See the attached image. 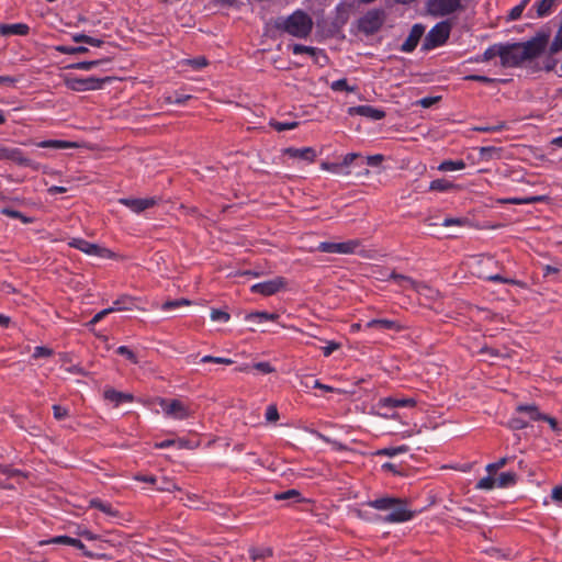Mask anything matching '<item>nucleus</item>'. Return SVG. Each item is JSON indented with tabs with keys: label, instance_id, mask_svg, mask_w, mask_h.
Returning <instances> with one entry per match:
<instances>
[{
	"label": "nucleus",
	"instance_id": "f257e3e1",
	"mask_svg": "<svg viewBox=\"0 0 562 562\" xmlns=\"http://www.w3.org/2000/svg\"><path fill=\"white\" fill-rule=\"evenodd\" d=\"M546 48L543 38L535 37L524 43L501 46V64L504 67H515L533 59Z\"/></svg>",
	"mask_w": 562,
	"mask_h": 562
},
{
	"label": "nucleus",
	"instance_id": "f03ea898",
	"mask_svg": "<svg viewBox=\"0 0 562 562\" xmlns=\"http://www.w3.org/2000/svg\"><path fill=\"white\" fill-rule=\"evenodd\" d=\"M368 505L376 510L384 512L383 521L389 524H401L409 521L414 517V512L408 503L403 498L380 497L370 501Z\"/></svg>",
	"mask_w": 562,
	"mask_h": 562
},
{
	"label": "nucleus",
	"instance_id": "7ed1b4c3",
	"mask_svg": "<svg viewBox=\"0 0 562 562\" xmlns=\"http://www.w3.org/2000/svg\"><path fill=\"white\" fill-rule=\"evenodd\" d=\"M276 27L297 38H306L313 29L312 18L296 10L288 16H281L276 21Z\"/></svg>",
	"mask_w": 562,
	"mask_h": 562
},
{
	"label": "nucleus",
	"instance_id": "20e7f679",
	"mask_svg": "<svg viewBox=\"0 0 562 562\" xmlns=\"http://www.w3.org/2000/svg\"><path fill=\"white\" fill-rule=\"evenodd\" d=\"M416 404L417 401L415 397L386 396L373 404L371 411L374 415L383 418L398 419L400 414L396 411L397 408H413Z\"/></svg>",
	"mask_w": 562,
	"mask_h": 562
},
{
	"label": "nucleus",
	"instance_id": "39448f33",
	"mask_svg": "<svg viewBox=\"0 0 562 562\" xmlns=\"http://www.w3.org/2000/svg\"><path fill=\"white\" fill-rule=\"evenodd\" d=\"M451 32V23L441 21L437 23L426 35L424 47L432 49L446 43Z\"/></svg>",
	"mask_w": 562,
	"mask_h": 562
},
{
	"label": "nucleus",
	"instance_id": "423d86ee",
	"mask_svg": "<svg viewBox=\"0 0 562 562\" xmlns=\"http://www.w3.org/2000/svg\"><path fill=\"white\" fill-rule=\"evenodd\" d=\"M464 0H428L427 11L432 16H446L463 9Z\"/></svg>",
	"mask_w": 562,
	"mask_h": 562
},
{
	"label": "nucleus",
	"instance_id": "0eeeda50",
	"mask_svg": "<svg viewBox=\"0 0 562 562\" xmlns=\"http://www.w3.org/2000/svg\"><path fill=\"white\" fill-rule=\"evenodd\" d=\"M159 406L162 413L173 419H186L191 416L192 412L189 406H187L183 402L179 400H159Z\"/></svg>",
	"mask_w": 562,
	"mask_h": 562
},
{
	"label": "nucleus",
	"instance_id": "6e6552de",
	"mask_svg": "<svg viewBox=\"0 0 562 562\" xmlns=\"http://www.w3.org/2000/svg\"><path fill=\"white\" fill-rule=\"evenodd\" d=\"M68 245L76 248L88 256H94L99 258H112L113 252L98 244L90 243L82 238H71Z\"/></svg>",
	"mask_w": 562,
	"mask_h": 562
},
{
	"label": "nucleus",
	"instance_id": "1a4fd4ad",
	"mask_svg": "<svg viewBox=\"0 0 562 562\" xmlns=\"http://www.w3.org/2000/svg\"><path fill=\"white\" fill-rule=\"evenodd\" d=\"M108 79H99L95 77L88 78H76V77H67L65 79V83L67 88L74 91L82 92L89 90H98L102 87V83Z\"/></svg>",
	"mask_w": 562,
	"mask_h": 562
},
{
	"label": "nucleus",
	"instance_id": "9d476101",
	"mask_svg": "<svg viewBox=\"0 0 562 562\" xmlns=\"http://www.w3.org/2000/svg\"><path fill=\"white\" fill-rule=\"evenodd\" d=\"M359 247V241L356 239L334 243V241H323L317 246V250L327 254H355Z\"/></svg>",
	"mask_w": 562,
	"mask_h": 562
},
{
	"label": "nucleus",
	"instance_id": "9b49d317",
	"mask_svg": "<svg viewBox=\"0 0 562 562\" xmlns=\"http://www.w3.org/2000/svg\"><path fill=\"white\" fill-rule=\"evenodd\" d=\"M384 23V14L379 10L367 12L358 23L359 30L366 34H373L380 30Z\"/></svg>",
	"mask_w": 562,
	"mask_h": 562
},
{
	"label": "nucleus",
	"instance_id": "f8f14e48",
	"mask_svg": "<svg viewBox=\"0 0 562 562\" xmlns=\"http://www.w3.org/2000/svg\"><path fill=\"white\" fill-rule=\"evenodd\" d=\"M390 278L393 279L396 283H398L402 288L413 289L417 293L426 295L428 297H434L436 294V292L426 284L417 283L416 281L412 280L406 276L392 273Z\"/></svg>",
	"mask_w": 562,
	"mask_h": 562
},
{
	"label": "nucleus",
	"instance_id": "ddd939ff",
	"mask_svg": "<svg viewBox=\"0 0 562 562\" xmlns=\"http://www.w3.org/2000/svg\"><path fill=\"white\" fill-rule=\"evenodd\" d=\"M285 285V281L281 277L273 278L263 282L251 285L250 290L254 293H259L265 296L276 294Z\"/></svg>",
	"mask_w": 562,
	"mask_h": 562
},
{
	"label": "nucleus",
	"instance_id": "4468645a",
	"mask_svg": "<svg viewBox=\"0 0 562 562\" xmlns=\"http://www.w3.org/2000/svg\"><path fill=\"white\" fill-rule=\"evenodd\" d=\"M120 203L128 207L134 213H140L153 205H155L156 200L154 198H145V199H131L123 198L120 199Z\"/></svg>",
	"mask_w": 562,
	"mask_h": 562
},
{
	"label": "nucleus",
	"instance_id": "2eb2a0df",
	"mask_svg": "<svg viewBox=\"0 0 562 562\" xmlns=\"http://www.w3.org/2000/svg\"><path fill=\"white\" fill-rule=\"evenodd\" d=\"M350 115H360L373 121H379L384 117L385 113L381 109L371 105H358L348 109Z\"/></svg>",
	"mask_w": 562,
	"mask_h": 562
},
{
	"label": "nucleus",
	"instance_id": "dca6fc26",
	"mask_svg": "<svg viewBox=\"0 0 562 562\" xmlns=\"http://www.w3.org/2000/svg\"><path fill=\"white\" fill-rule=\"evenodd\" d=\"M40 544H68L81 550L86 557H91V553L86 550V546L80 540L68 536L53 537L48 540L41 541Z\"/></svg>",
	"mask_w": 562,
	"mask_h": 562
},
{
	"label": "nucleus",
	"instance_id": "f3484780",
	"mask_svg": "<svg viewBox=\"0 0 562 562\" xmlns=\"http://www.w3.org/2000/svg\"><path fill=\"white\" fill-rule=\"evenodd\" d=\"M425 33V26L422 24L413 25L407 40L402 45V50L409 53L417 46L420 37Z\"/></svg>",
	"mask_w": 562,
	"mask_h": 562
},
{
	"label": "nucleus",
	"instance_id": "a211bd4d",
	"mask_svg": "<svg viewBox=\"0 0 562 562\" xmlns=\"http://www.w3.org/2000/svg\"><path fill=\"white\" fill-rule=\"evenodd\" d=\"M0 159H9L24 166L31 162L24 157L22 150L15 147H0Z\"/></svg>",
	"mask_w": 562,
	"mask_h": 562
},
{
	"label": "nucleus",
	"instance_id": "6ab92c4d",
	"mask_svg": "<svg viewBox=\"0 0 562 562\" xmlns=\"http://www.w3.org/2000/svg\"><path fill=\"white\" fill-rule=\"evenodd\" d=\"M284 154L291 158L302 159L306 162L314 161L316 151L312 147L294 148L289 147L284 150Z\"/></svg>",
	"mask_w": 562,
	"mask_h": 562
},
{
	"label": "nucleus",
	"instance_id": "aec40b11",
	"mask_svg": "<svg viewBox=\"0 0 562 562\" xmlns=\"http://www.w3.org/2000/svg\"><path fill=\"white\" fill-rule=\"evenodd\" d=\"M30 27L25 23L1 24L0 34L3 36L10 35H26Z\"/></svg>",
	"mask_w": 562,
	"mask_h": 562
},
{
	"label": "nucleus",
	"instance_id": "412c9836",
	"mask_svg": "<svg viewBox=\"0 0 562 562\" xmlns=\"http://www.w3.org/2000/svg\"><path fill=\"white\" fill-rule=\"evenodd\" d=\"M292 52L294 55L307 54L315 59L316 63L321 61V58H325L323 52L318 48L312 46H305L301 44H294L292 46Z\"/></svg>",
	"mask_w": 562,
	"mask_h": 562
},
{
	"label": "nucleus",
	"instance_id": "4be33fe9",
	"mask_svg": "<svg viewBox=\"0 0 562 562\" xmlns=\"http://www.w3.org/2000/svg\"><path fill=\"white\" fill-rule=\"evenodd\" d=\"M367 328H378L380 330H400L401 326L392 319H371L366 324Z\"/></svg>",
	"mask_w": 562,
	"mask_h": 562
},
{
	"label": "nucleus",
	"instance_id": "5701e85b",
	"mask_svg": "<svg viewBox=\"0 0 562 562\" xmlns=\"http://www.w3.org/2000/svg\"><path fill=\"white\" fill-rule=\"evenodd\" d=\"M279 317L276 313L268 312H254L246 315V321L249 323L261 324L268 321H277Z\"/></svg>",
	"mask_w": 562,
	"mask_h": 562
},
{
	"label": "nucleus",
	"instance_id": "b1692460",
	"mask_svg": "<svg viewBox=\"0 0 562 562\" xmlns=\"http://www.w3.org/2000/svg\"><path fill=\"white\" fill-rule=\"evenodd\" d=\"M41 148H52V149H67L76 147L75 143L61 139H48L42 140L36 144Z\"/></svg>",
	"mask_w": 562,
	"mask_h": 562
},
{
	"label": "nucleus",
	"instance_id": "393cba45",
	"mask_svg": "<svg viewBox=\"0 0 562 562\" xmlns=\"http://www.w3.org/2000/svg\"><path fill=\"white\" fill-rule=\"evenodd\" d=\"M495 480H496V487L506 488V487L513 486L516 483L517 475L515 472L507 471V472L501 473L498 475V477H496Z\"/></svg>",
	"mask_w": 562,
	"mask_h": 562
},
{
	"label": "nucleus",
	"instance_id": "a878e982",
	"mask_svg": "<svg viewBox=\"0 0 562 562\" xmlns=\"http://www.w3.org/2000/svg\"><path fill=\"white\" fill-rule=\"evenodd\" d=\"M104 397L106 400L115 403L116 405H119L123 402H131L133 398L131 394L122 393V392L115 391L113 389L106 390L104 392Z\"/></svg>",
	"mask_w": 562,
	"mask_h": 562
},
{
	"label": "nucleus",
	"instance_id": "bb28decb",
	"mask_svg": "<svg viewBox=\"0 0 562 562\" xmlns=\"http://www.w3.org/2000/svg\"><path fill=\"white\" fill-rule=\"evenodd\" d=\"M465 168L463 160H445L438 166V170L442 172L459 171Z\"/></svg>",
	"mask_w": 562,
	"mask_h": 562
},
{
	"label": "nucleus",
	"instance_id": "cd10ccee",
	"mask_svg": "<svg viewBox=\"0 0 562 562\" xmlns=\"http://www.w3.org/2000/svg\"><path fill=\"white\" fill-rule=\"evenodd\" d=\"M516 411L518 414H526L529 420H539L543 416L533 405H519Z\"/></svg>",
	"mask_w": 562,
	"mask_h": 562
},
{
	"label": "nucleus",
	"instance_id": "c85d7f7f",
	"mask_svg": "<svg viewBox=\"0 0 562 562\" xmlns=\"http://www.w3.org/2000/svg\"><path fill=\"white\" fill-rule=\"evenodd\" d=\"M134 307V302L126 296L120 297L113 302L109 308L113 312L131 311Z\"/></svg>",
	"mask_w": 562,
	"mask_h": 562
},
{
	"label": "nucleus",
	"instance_id": "c756f323",
	"mask_svg": "<svg viewBox=\"0 0 562 562\" xmlns=\"http://www.w3.org/2000/svg\"><path fill=\"white\" fill-rule=\"evenodd\" d=\"M71 38L76 43H86L88 45L100 47L103 44L102 40L82 34V33H75L71 35Z\"/></svg>",
	"mask_w": 562,
	"mask_h": 562
},
{
	"label": "nucleus",
	"instance_id": "7c9ffc66",
	"mask_svg": "<svg viewBox=\"0 0 562 562\" xmlns=\"http://www.w3.org/2000/svg\"><path fill=\"white\" fill-rule=\"evenodd\" d=\"M321 168L325 171L331 172L334 175L347 176L349 175V170H344V165L340 162H322Z\"/></svg>",
	"mask_w": 562,
	"mask_h": 562
},
{
	"label": "nucleus",
	"instance_id": "2f4dec72",
	"mask_svg": "<svg viewBox=\"0 0 562 562\" xmlns=\"http://www.w3.org/2000/svg\"><path fill=\"white\" fill-rule=\"evenodd\" d=\"M454 186L450 181L446 179H436L432 180L429 184L430 191H438V192H447L450 189H452Z\"/></svg>",
	"mask_w": 562,
	"mask_h": 562
},
{
	"label": "nucleus",
	"instance_id": "473e14b6",
	"mask_svg": "<svg viewBox=\"0 0 562 562\" xmlns=\"http://www.w3.org/2000/svg\"><path fill=\"white\" fill-rule=\"evenodd\" d=\"M499 50H501V46H491L482 55L476 56L473 60L479 63V61H487V60L494 58L495 56L501 57Z\"/></svg>",
	"mask_w": 562,
	"mask_h": 562
},
{
	"label": "nucleus",
	"instance_id": "72a5a7b5",
	"mask_svg": "<svg viewBox=\"0 0 562 562\" xmlns=\"http://www.w3.org/2000/svg\"><path fill=\"white\" fill-rule=\"evenodd\" d=\"M276 499L278 501H292L293 503L301 502V493L297 490H288L285 492L276 494Z\"/></svg>",
	"mask_w": 562,
	"mask_h": 562
},
{
	"label": "nucleus",
	"instance_id": "f704fd0d",
	"mask_svg": "<svg viewBox=\"0 0 562 562\" xmlns=\"http://www.w3.org/2000/svg\"><path fill=\"white\" fill-rule=\"evenodd\" d=\"M493 475L494 474L487 473V475L485 477H482L476 483V488L484 490V491H491L494 487H496V480H495V477Z\"/></svg>",
	"mask_w": 562,
	"mask_h": 562
},
{
	"label": "nucleus",
	"instance_id": "c9c22d12",
	"mask_svg": "<svg viewBox=\"0 0 562 562\" xmlns=\"http://www.w3.org/2000/svg\"><path fill=\"white\" fill-rule=\"evenodd\" d=\"M56 50L61 53V54L76 55V54H85V53H87L88 48L86 46L59 45V46H56Z\"/></svg>",
	"mask_w": 562,
	"mask_h": 562
},
{
	"label": "nucleus",
	"instance_id": "e433bc0d",
	"mask_svg": "<svg viewBox=\"0 0 562 562\" xmlns=\"http://www.w3.org/2000/svg\"><path fill=\"white\" fill-rule=\"evenodd\" d=\"M181 64L182 65H190L194 70H199V69H202L203 67H205L207 65V60L205 59V57L199 56V57H195V58L183 59L181 61Z\"/></svg>",
	"mask_w": 562,
	"mask_h": 562
},
{
	"label": "nucleus",
	"instance_id": "4c0bfd02",
	"mask_svg": "<svg viewBox=\"0 0 562 562\" xmlns=\"http://www.w3.org/2000/svg\"><path fill=\"white\" fill-rule=\"evenodd\" d=\"M270 125L278 132L294 130L299 123L296 121H289V122H278V121H271Z\"/></svg>",
	"mask_w": 562,
	"mask_h": 562
},
{
	"label": "nucleus",
	"instance_id": "58836bf2",
	"mask_svg": "<svg viewBox=\"0 0 562 562\" xmlns=\"http://www.w3.org/2000/svg\"><path fill=\"white\" fill-rule=\"evenodd\" d=\"M555 0H541L537 4L538 15L543 16L550 13Z\"/></svg>",
	"mask_w": 562,
	"mask_h": 562
},
{
	"label": "nucleus",
	"instance_id": "ea45409f",
	"mask_svg": "<svg viewBox=\"0 0 562 562\" xmlns=\"http://www.w3.org/2000/svg\"><path fill=\"white\" fill-rule=\"evenodd\" d=\"M190 302L188 300H173V301H167L165 302L162 305H161V310L164 312H170L179 306H182V305H189Z\"/></svg>",
	"mask_w": 562,
	"mask_h": 562
},
{
	"label": "nucleus",
	"instance_id": "a19ab883",
	"mask_svg": "<svg viewBox=\"0 0 562 562\" xmlns=\"http://www.w3.org/2000/svg\"><path fill=\"white\" fill-rule=\"evenodd\" d=\"M407 450L406 447L404 446H401V447H396V448H384V449H380L376 451V454L378 456H387V457H395L400 453H403Z\"/></svg>",
	"mask_w": 562,
	"mask_h": 562
},
{
	"label": "nucleus",
	"instance_id": "79ce46f5",
	"mask_svg": "<svg viewBox=\"0 0 562 562\" xmlns=\"http://www.w3.org/2000/svg\"><path fill=\"white\" fill-rule=\"evenodd\" d=\"M529 420L522 416H513L509 420V426L513 429H524L528 426Z\"/></svg>",
	"mask_w": 562,
	"mask_h": 562
},
{
	"label": "nucleus",
	"instance_id": "37998d69",
	"mask_svg": "<svg viewBox=\"0 0 562 562\" xmlns=\"http://www.w3.org/2000/svg\"><path fill=\"white\" fill-rule=\"evenodd\" d=\"M211 319L213 322L227 323L231 318L229 314L221 310H212Z\"/></svg>",
	"mask_w": 562,
	"mask_h": 562
},
{
	"label": "nucleus",
	"instance_id": "c03bdc74",
	"mask_svg": "<svg viewBox=\"0 0 562 562\" xmlns=\"http://www.w3.org/2000/svg\"><path fill=\"white\" fill-rule=\"evenodd\" d=\"M508 462V458L504 457L497 460L496 462L488 463L485 468L486 472L490 474H494L497 470L502 469Z\"/></svg>",
	"mask_w": 562,
	"mask_h": 562
},
{
	"label": "nucleus",
	"instance_id": "a18cd8bd",
	"mask_svg": "<svg viewBox=\"0 0 562 562\" xmlns=\"http://www.w3.org/2000/svg\"><path fill=\"white\" fill-rule=\"evenodd\" d=\"M271 554H272V551L269 548L251 549L250 550V558L254 561H256L258 559L266 558V557H270Z\"/></svg>",
	"mask_w": 562,
	"mask_h": 562
},
{
	"label": "nucleus",
	"instance_id": "49530a36",
	"mask_svg": "<svg viewBox=\"0 0 562 562\" xmlns=\"http://www.w3.org/2000/svg\"><path fill=\"white\" fill-rule=\"evenodd\" d=\"M100 64V60H91V61H79L72 64L70 68L79 69V70H91Z\"/></svg>",
	"mask_w": 562,
	"mask_h": 562
},
{
	"label": "nucleus",
	"instance_id": "de8ad7c7",
	"mask_svg": "<svg viewBox=\"0 0 562 562\" xmlns=\"http://www.w3.org/2000/svg\"><path fill=\"white\" fill-rule=\"evenodd\" d=\"M3 214L10 216V217H13V218H19L21 220L23 223H31L32 220L26 217L25 215H23L21 212L19 211H15V210H12V209H3L1 211Z\"/></svg>",
	"mask_w": 562,
	"mask_h": 562
},
{
	"label": "nucleus",
	"instance_id": "09e8293b",
	"mask_svg": "<svg viewBox=\"0 0 562 562\" xmlns=\"http://www.w3.org/2000/svg\"><path fill=\"white\" fill-rule=\"evenodd\" d=\"M116 352L127 358L131 362L137 363L136 355L126 346H120Z\"/></svg>",
	"mask_w": 562,
	"mask_h": 562
},
{
	"label": "nucleus",
	"instance_id": "8fccbe9b",
	"mask_svg": "<svg viewBox=\"0 0 562 562\" xmlns=\"http://www.w3.org/2000/svg\"><path fill=\"white\" fill-rule=\"evenodd\" d=\"M266 420L273 423L279 419V413L276 405H269L266 411Z\"/></svg>",
	"mask_w": 562,
	"mask_h": 562
},
{
	"label": "nucleus",
	"instance_id": "3c124183",
	"mask_svg": "<svg viewBox=\"0 0 562 562\" xmlns=\"http://www.w3.org/2000/svg\"><path fill=\"white\" fill-rule=\"evenodd\" d=\"M91 506L100 509L101 512H103L105 514L114 515V512L112 510L111 506L109 504H105V503L99 501V499H92Z\"/></svg>",
	"mask_w": 562,
	"mask_h": 562
},
{
	"label": "nucleus",
	"instance_id": "603ef678",
	"mask_svg": "<svg viewBox=\"0 0 562 562\" xmlns=\"http://www.w3.org/2000/svg\"><path fill=\"white\" fill-rule=\"evenodd\" d=\"M190 97L186 94H180L178 92H175L172 94H169L166 97V101L168 103H183L186 100H188Z\"/></svg>",
	"mask_w": 562,
	"mask_h": 562
},
{
	"label": "nucleus",
	"instance_id": "864d4df0",
	"mask_svg": "<svg viewBox=\"0 0 562 562\" xmlns=\"http://www.w3.org/2000/svg\"><path fill=\"white\" fill-rule=\"evenodd\" d=\"M562 49V25L560 26L552 44H551V50L553 53H557Z\"/></svg>",
	"mask_w": 562,
	"mask_h": 562
},
{
	"label": "nucleus",
	"instance_id": "5fc2aeb1",
	"mask_svg": "<svg viewBox=\"0 0 562 562\" xmlns=\"http://www.w3.org/2000/svg\"><path fill=\"white\" fill-rule=\"evenodd\" d=\"M467 223L464 218L461 217H446L442 222V226L449 227V226H462Z\"/></svg>",
	"mask_w": 562,
	"mask_h": 562
},
{
	"label": "nucleus",
	"instance_id": "6e6d98bb",
	"mask_svg": "<svg viewBox=\"0 0 562 562\" xmlns=\"http://www.w3.org/2000/svg\"><path fill=\"white\" fill-rule=\"evenodd\" d=\"M538 200H539V198H536V196L525 198V199L512 198V199L504 200V202L505 203H513V204H530V203H533V202H536Z\"/></svg>",
	"mask_w": 562,
	"mask_h": 562
},
{
	"label": "nucleus",
	"instance_id": "4d7b16f0",
	"mask_svg": "<svg viewBox=\"0 0 562 562\" xmlns=\"http://www.w3.org/2000/svg\"><path fill=\"white\" fill-rule=\"evenodd\" d=\"M52 353H53L52 349L43 347V346H38V347H35V349H34L33 358L37 359V358H42V357H49V356H52Z\"/></svg>",
	"mask_w": 562,
	"mask_h": 562
},
{
	"label": "nucleus",
	"instance_id": "13d9d810",
	"mask_svg": "<svg viewBox=\"0 0 562 562\" xmlns=\"http://www.w3.org/2000/svg\"><path fill=\"white\" fill-rule=\"evenodd\" d=\"M110 313H112V310H110L109 307L108 308H104L102 311H100L99 313H97L92 319L88 323V326H94L97 323H99L101 319H103L106 315H109Z\"/></svg>",
	"mask_w": 562,
	"mask_h": 562
},
{
	"label": "nucleus",
	"instance_id": "bf43d9fd",
	"mask_svg": "<svg viewBox=\"0 0 562 562\" xmlns=\"http://www.w3.org/2000/svg\"><path fill=\"white\" fill-rule=\"evenodd\" d=\"M340 348V344L336 341H328L326 346L322 348L325 357L330 356L334 351Z\"/></svg>",
	"mask_w": 562,
	"mask_h": 562
},
{
	"label": "nucleus",
	"instance_id": "052dcab7",
	"mask_svg": "<svg viewBox=\"0 0 562 562\" xmlns=\"http://www.w3.org/2000/svg\"><path fill=\"white\" fill-rule=\"evenodd\" d=\"M331 89L335 91H340V90L352 91L353 90V88L348 87L347 81L345 79H339V80L334 81L331 83Z\"/></svg>",
	"mask_w": 562,
	"mask_h": 562
},
{
	"label": "nucleus",
	"instance_id": "680f3d73",
	"mask_svg": "<svg viewBox=\"0 0 562 562\" xmlns=\"http://www.w3.org/2000/svg\"><path fill=\"white\" fill-rule=\"evenodd\" d=\"M382 160H383V156L379 155V154L366 157L367 165L371 166V167L380 166Z\"/></svg>",
	"mask_w": 562,
	"mask_h": 562
},
{
	"label": "nucleus",
	"instance_id": "e2e57ef3",
	"mask_svg": "<svg viewBox=\"0 0 562 562\" xmlns=\"http://www.w3.org/2000/svg\"><path fill=\"white\" fill-rule=\"evenodd\" d=\"M254 368L262 373H271L274 371V368L269 362H257L254 364Z\"/></svg>",
	"mask_w": 562,
	"mask_h": 562
},
{
	"label": "nucleus",
	"instance_id": "0e129e2a",
	"mask_svg": "<svg viewBox=\"0 0 562 562\" xmlns=\"http://www.w3.org/2000/svg\"><path fill=\"white\" fill-rule=\"evenodd\" d=\"M359 155L356 154V153H349L347 154L342 161L340 162L341 165H344V170H348L349 166L355 161L356 158H358Z\"/></svg>",
	"mask_w": 562,
	"mask_h": 562
},
{
	"label": "nucleus",
	"instance_id": "69168bd1",
	"mask_svg": "<svg viewBox=\"0 0 562 562\" xmlns=\"http://www.w3.org/2000/svg\"><path fill=\"white\" fill-rule=\"evenodd\" d=\"M53 411H54V416L56 419H63L68 414L67 408H65L60 405H54Z\"/></svg>",
	"mask_w": 562,
	"mask_h": 562
},
{
	"label": "nucleus",
	"instance_id": "338daca9",
	"mask_svg": "<svg viewBox=\"0 0 562 562\" xmlns=\"http://www.w3.org/2000/svg\"><path fill=\"white\" fill-rule=\"evenodd\" d=\"M77 535L90 541H93L98 538L97 535L92 533L87 528H78Z\"/></svg>",
	"mask_w": 562,
	"mask_h": 562
},
{
	"label": "nucleus",
	"instance_id": "774afa93",
	"mask_svg": "<svg viewBox=\"0 0 562 562\" xmlns=\"http://www.w3.org/2000/svg\"><path fill=\"white\" fill-rule=\"evenodd\" d=\"M551 497L557 502H562V485L552 490Z\"/></svg>",
	"mask_w": 562,
	"mask_h": 562
}]
</instances>
